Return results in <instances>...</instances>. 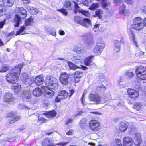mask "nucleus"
<instances>
[{
	"instance_id": "39448f33",
	"label": "nucleus",
	"mask_w": 146,
	"mask_h": 146,
	"mask_svg": "<svg viewBox=\"0 0 146 146\" xmlns=\"http://www.w3.org/2000/svg\"><path fill=\"white\" fill-rule=\"evenodd\" d=\"M135 74L140 79L146 80V70L144 66H141L137 67L135 70Z\"/></svg>"
},
{
	"instance_id": "393cba45",
	"label": "nucleus",
	"mask_w": 146,
	"mask_h": 146,
	"mask_svg": "<svg viewBox=\"0 0 146 146\" xmlns=\"http://www.w3.org/2000/svg\"><path fill=\"white\" fill-rule=\"evenodd\" d=\"M34 81L37 85H40L43 83V79L42 76H38L35 78Z\"/></svg>"
},
{
	"instance_id": "13d9d810",
	"label": "nucleus",
	"mask_w": 146,
	"mask_h": 146,
	"mask_svg": "<svg viewBox=\"0 0 146 146\" xmlns=\"http://www.w3.org/2000/svg\"><path fill=\"white\" fill-rule=\"evenodd\" d=\"M122 2V0H114L113 2L115 4H119Z\"/></svg>"
},
{
	"instance_id": "c9c22d12",
	"label": "nucleus",
	"mask_w": 146,
	"mask_h": 146,
	"mask_svg": "<svg viewBox=\"0 0 146 146\" xmlns=\"http://www.w3.org/2000/svg\"><path fill=\"white\" fill-rule=\"evenodd\" d=\"M33 23V19L30 17L29 19H27L25 21V26H30Z\"/></svg>"
},
{
	"instance_id": "6e6552de",
	"label": "nucleus",
	"mask_w": 146,
	"mask_h": 146,
	"mask_svg": "<svg viewBox=\"0 0 146 146\" xmlns=\"http://www.w3.org/2000/svg\"><path fill=\"white\" fill-rule=\"evenodd\" d=\"M105 46V44L104 43H98L97 45L94 47L93 49V52L96 56L99 55L104 49Z\"/></svg>"
},
{
	"instance_id": "864d4df0",
	"label": "nucleus",
	"mask_w": 146,
	"mask_h": 146,
	"mask_svg": "<svg viewBox=\"0 0 146 146\" xmlns=\"http://www.w3.org/2000/svg\"><path fill=\"white\" fill-rule=\"evenodd\" d=\"M74 130L72 129H70L68 131L66 132V135H72L73 134Z\"/></svg>"
},
{
	"instance_id": "c03bdc74",
	"label": "nucleus",
	"mask_w": 146,
	"mask_h": 146,
	"mask_svg": "<svg viewBox=\"0 0 146 146\" xmlns=\"http://www.w3.org/2000/svg\"><path fill=\"white\" fill-rule=\"evenodd\" d=\"M97 90L98 91L103 92L105 91V88L103 85L100 84L98 85L97 88Z\"/></svg>"
},
{
	"instance_id": "a211bd4d",
	"label": "nucleus",
	"mask_w": 146,
	"mask_h": 146,
	"mask_svg": "<svg viewBox=\"0 0 146 146\" xmlns=\"http://www.w3.org/2000/svg\"><path fill=\"white\" fill-rule=\"evenodd\" d=\"M132 143V139L129 137H126L124 138L123 146H131Z\"/></svg>"
},
{
	"instance_id": "de8ad7c7",
	"label": "nucleus",
	"mask_w": 146,
	"mask_h": 146,
	"mask_svg": "<svg viewBox=\"0 0 146 146\" xmlns=\"http://www.w3.org/2000/svg\"><path fill=\"white\" fill-rule=\"evenodd\" d=\"M141 106L139 103H136L134 105V108L137 110H139L140 109Z\"/></svg>"
},
{
	"instance_id": "2f4dec72",
	"label": "nucleus",
	"mask_w": 146,
	"mask_h": 146,
	"mask_svg": "<svg viewBox=\"0 0 146 146\" xmlns=\"http://www.w3.org/2000/svg\"><path fill=\"white\" fill-rule=\"evenodd\" d=\"M21 21V19L20 16L18 14H16L14 19V22L15 23L14 25L15 27H18Z\"/></svg>"
},
{
	"instance_id": "aec40b11",
	"label": "nucleus",
	"mask_w": 146,
	"mask_h": 146,
	"mask_svg": "<svg viewBox=\"0 0 146 146\" xmlns=\"http://www.w3.org/2000/svg\"><path fill=\"white\" fill-rule=\"evenodd\" d=\"M121 43L118 40H115L114 41V51L116 52H119L121 50Z\"/></svg>"
},
{
	"instance_id": "c85d7f7f",
	"label": "nucleus",
	"mask_w": 146,
	"mask_h": 146,
	"mask_svg": "<svg viewBox=\"0 0 146 146\" xmlns=\"http://www.w3.org/2000/svg\"><path fill=\"white\" fill-rule=\"evenodd\" d=\"M13 87L14 92L15 93H17L20 91L21 87L20 84L18 83L14 84Z\"/></svg>"
},
{
	"instance_id": "79ce46f5",
	"label": "nucleus",
	"mask_w": 146,
	"mask_h": 146,
	"mask_svg": "<svg viewBox=\"0 0 146 146\" xmlns=\"http://www.w3.org/2000/svg\"><path fill=\"white\" fill-rule=\"evenodd\" d=\"M21 119L20 116H16L15 117L11 119L9 121L10 123H12L15 121Z\"/></svg>"
},
{
	"instance_id": "7c9ffc66",
	"label": "nucleus",
	"mask_w": 146,
	"mask_h": 146,
	"mask_svg": "<svg viewBox=\"0 0 146 146\" xmlns=\"http://www.w3.org/2000/svg\"><path fill=\"white\" fill-rule=\"evenodd\" d=\"M27 9L29 11L30 13L36 15L38 13V10L36 8L30 7L27 6Z\"/></svg>"
},
{
	"instance_id": "e433bc0d",
	"label": "nucleus",
	"mask_w": 146,
	"mask_h": 146,
	"mask_svg": "<svg viewBox=\"0 0 146 146\" xmlns=\"http://www.w3.org/2000/svg\"><path fill=\"white\" fill-rule=\"evenodd\" d=\"M112 146H122L121 140L117 139L114 140L112 143Z\"/></svg>"
},
{
	"instance_id": "8fccbe9b",
	"label": "nucleus",
	"mask_w": 146,
	"mask_h": 146,
	"mask_svg": "<svg viewBox=\"0 0 146 146\" xmlns=\"http://www.w3.org/2000/svg\"><path fill=\"white\" fill-rule=\"evenodd\" d=\"M8 67L6 66H3L2 68L0 70V72H4L8 70Z\"/></svg>"
},
{
	"instance_id": "9b49d317",
	"label": "nucleus",
	"mask_w": 146,
	"mask_h": 146,
	"mask_svg": "<svg viewBox=\"0 0 146 146\" xmlns=\"http://www.w3.org/2000/svg\"><path fill=\"white\" fill-rule=\"evenodd\" d=\"M14 100L13 94L11 92H7L5 93L4 96V100L7 103H9L13 101Z\"/></svg>"
},
{
	"instance_id": "6ab92c4d",
	"label": "nucleus",
	"mask_w": 146,
	"mask_h": 146,
	"mask_svg": "<svg viewBox=\"0 0 146 146\" xmlns=\"http://www.w3.org/2000/svg\"><path fill=\"white\" fill-rule=\"evenodd\" d=\"M81 23V25L87 28L92 26L91 21L88 18L82 19Z\"/></svg>"
},
{
	"instance_id": "b1692460",
	"label": "nucleus",
	"mask_w": 146,
	"mask_h": 146,
	"mask_svg": "<svg viewBox=\"0 0 146 146\" xmlns=\"http://www.w3.org/2000/svg\"><path fill=\"white\" fill-rule=\"evenodd\" d=\"M128 123H121L119 126V129L122 132L125 131L128 127Z\"/></svg>"
},
{
	"instance_id": "4d7b16f0",
	"label": "nucleus",
	"mask_w": 146,
	"mask_h": 146,
	"mask_svg": "<svg viewBox=\"0 0 146 146\" xmlns=\"http://www.w3.org/2000/svg\"><path fill=\"white\" fill-rule=\"evenodd\" d=\"M73 121V119H69L66 120V121L65 124L66 125H67L68 124L71 123Z\"/></svg>"
},
{
	"instance_id": "4be33fe9",
	"label": "nucleus",
	"mask_w": 146,
	"mask_h": 146,
	"mask_svg": "<svg viewBox=\"0 0 146 146\" xmlns=\"http://www.w3.org/2000/svg\"><path fill=\"white\" fill-rule=\"evenodd\" d=\"M48 90L45 91L44 94L47 98H51L53 96L54 94V92L51 90L50 88H48Z\"/></svg>"
},
{
	"instance_id": "f257e3e1",
	"label": "nucleus",
	"mask_w": 146,
	"mask_h": 146,
	"mask_svg": "<svg viewBox=\"0 0 146 146\" xmlns=\"http://www.w3.org/2000/svg\"><path fill=\"white\" fill-rule=\"evenodd\" d=\"M21 69L20 67H15L9 71L6 76L7 81L12 84L16 82L20 74Z\"/></svg>"
},
{
	"instance_id": "dca6fc26",
	"label": "nucleus",
	"mask_w": 146,
	"mask_h": 146,
	"mask_svg": "<svg viewBox=\"0 0 146 146\" xmlns=\"http://www.w3.org/2000/svg\"><path fill=\"white\" fill-rule=\"evenodd\" d=\"M31 97V93L28 90H25L23 92L22 97L24 101H28Z\"/></svg>"
},
{
	"instance_id": "20e7f679",
	"label": "nucleus",
	"mask_w": 146,
	"mask_h": 146,
	"mask_svg": "<svg viewBox=\"0 0 146 146\" xmlns=\"http://www.w3.org/2000/svg\"><path fill=\"white\" fill-rule=\"evenodd\" d=\"M133 28L137 30H141L144 27L143 21L140 17H136L133 19L132 25Z\"/></svg>"
},
{
	"instance_id": "bb28decb",
	"label": "nucleus",
	"mask_w": 146,
	"mask_h": 146,
	"mask_svg": "<svg viewBox=\"0 0 146 146\" xmlns=\"http://www.w3.org/2000/svg\"><path fill=\"white\" fill-rule=\"evenodd\" d=\"M33 93L35 96L38 97L42 94V92L39 88H37L33 90Z\"/></svg>"
},
{
	"instance_id": "09e8293b",
	"label": "nucleus",
	"mask_w": 146,
	"mask_h": 146,
	"mask_svg": "<svg viewBox=\"0 0 146 146\" xmlns=\"http://www.w3.org/2000/svg\"><path fill=\"white\" fill-rule=\"evenodd\" d=\"M58 11H60L64 15L67 16L68 14V12L67 10L65 9H62L59 10H58Z\"/></svg>"
},
{
	"instance_id": "a18cd8bd",
	"label": "nucleus",
	"mask_w": 146,
	"mask_h": 146,
	"mask_svg": "<svg viewBox=\"0 0 146 146\" xmlns=\"http://www.w3.org/2000/svg\"><path fill=\"white\" fill-rule=\"evenodd\" d=\"M25 29V27L24 26H22L17 31L16 35H19L22 33Z\"/></svg>"
},
{
	"instance_id": "a878e982",
	"label": "nucleus",
	"mask_w": 146,
	"mask_h": 146,
	"mask_svg": "<svg viewBox=\"0 0 146 146\" xmlns=\"http://www.w3.org/2000/svg\"><path fill=\"white\" fill-rule=\"evenodd\" d=\"M4 4L8 7H11L13 5L15 0H2Z\"/></svg>"
},
{
	"instance_id": "37998d69",
	"label": "nucleus",
	"mask_w": 146,
	"mask_h": 146,
	"mask_svg": "<svg viewBox=\"0 0 146 146\" xmlns=\"http://www.w3.org/2000/svg\"><path fill=\"white\" fill-rule=\"evenodd\" d=\"M83 73L81 71H77L75 72L74 76L81 77L83 75Z\"/></svg>"
},
{
	"instance_id": "c756f323",
	"label": "nucleus",
	"mask_w": 146,
	"mask_h": 146,
	"mask_svg": "<svg viewBox=\"0 0 146 146\" xmlns=\"http://www.w3.org/2000/svg\"><path fill=\"white\" fill-rule=\"evenodd\" d=\"M48 118L53 117L55 116L56 113L54 110L46 113L44 114Z\"/></svg>"
},
{
	"instance_id": "052dcab7",
	"label": "nucleus",
	"mask_w": 146,
	"mask_h": 146,
	"mask_svg": "<svg viewBox=\"0 0 146 146\" xmlns=\"http://www.w3.org/2000/svg\"><path fill=\"white\" fill-rule=\"evenodd\" d=\"M141 11L143 14H145L146 15V6L142 7Z\"/></svg>"
},
{
	"instance_id": "a19ab883",
	"label": "nucleus",
	"mask_w": 146,
	"mask_h": 146,
	"mask_svg": "<svg viewBox=\"0 0 146 146\" xmlns=\"http://www.w3.org/2000/svg\"><path fill=\"white\" fill-rule=\"evenodd\" d=\"M82 19L79 16H76L74 18V20L76 23L81 25Z\"/></svg>"
},
{
	"instance_id": "1a4fd4ad",
	"label": "nucleus",
	"mask_w": 146,
	"mask_h": 146,
	"mask_svg": "<svg viewBox=\"0 0 146 146\" xmlns=\"http://www.w3.org/2000/svg\"><path fill=\"white\" fill-rule=\"evenodd\" d=\"M68 95V93L66 91L62 90L58 93L57 96L55 98V101L59 102L62 100L66 98Z\"/></svg>"
},
{
	"instance_id": "6e6d98bb",
	"label": "nucleus",
	"mask_w": 146,
	"mask_h": 146,
	"mask_svg": "<svg viewBox=\"0 0 146 146\" xmlns=\"http://www.w3.org/2000/svg\"><path fill=\"white\" fill-rule=\"evenodd\" d=\"M85 122V119H82L80 122L79 124L80 126H82L84 124Z\"/></svg>"
},
{
	"instance_id": "5fc2aeb1",
	"label": "nucleus",
	"mask_w": 146,
	"mask_h": 146,
	"mask_svg": "<svg viewBox=\"0 0 146 146\" xmlns=\"http://www.w3.org/2000/svg\"><path fill=\"white\" fill-rule=\"evenodd\" d=\"M125 1L127 4L132 5L133 3V0H124Z\"/></svg>"
},
{
	"instance_id": "2eb2a0df",
	"label": "nucleus",
	"mask_w": 146,
	"mask_h": 146,
	"mask_svg": "<svg viewBox=\"0 0 146 146\" xmlns=\"http://www.w3.org/2000/svg\"><path fill=\"white\" fill-rule=\"evenodd\" d=\"M133 142L136 146H139L141 142V134L139 133L135 134Z\"/></svg>"
},
{
	"instance_id": "9d476101",
	"label": "nucleus",
	"mask_w": 146,
	"mask_h": 146,
	"mask_svg": "<svg viewBox=\"0 0 146 146\" xmlns=\"http://www.w3.org/2000/svg\"><path fill=\"white\" fill-rule=\"evenodd\" d=\"M100 124L98 121L95 120H91L89 123V126L90 129L93 131H97L99 129Z\"/></svg>"
},
{
	"instance_id": "5701e85b",
	"label": "nucleus",
	"mask_w": 146,
	"mask_h": 146,
	"mask_svg": "<svg viewBox=\"0 0 146 146\" xmlns=\"http://www.w3.org/2000/svg\"><path fill=\"white\" fill-rule=\"evenodd\" d=\"M73 49L74 51L79 54L82 53L84 50L83 47L80 45L75 46Z\"/></svg>"
},
{
	"instance_id": "58836bf2",
	"label": "nucleus",
	"mask_w": 146,
	"mask_h": 146,
	"mask_svg": "<svg viewBox=\"0 0 146 146\" xmlns=\"http://www.w3.org/2000/svg\"><path fill=\"white\" fill-rule=\"evenodd\" d=\"M68 67L71 69L75 70L76 68H79L78 66L70 62H68Z\"/></svg>"
},
{
	"instance_id": "0eeeda50",
	"label": "nucleus",
	"mask_w": 146,
	"mask_h": 146,
	"mask_svg": "<svg viewBox=\"0 0 146 146\" xmlns=\"http://www.w3.org/2000/svg\"><path fill=\"white\" fill-rule=\"evenodd\" d=\"M21 80L27 86H29L33 84V79L32 77H29L26 73H24L21 75Z\"/></svg>"
},
{
	"instance_id": "e2e57ef3",
	"label": "nucleus",
	"mask_w": 146,
	"mask_h": 146,
	"mask_svg": "<svg viewBox=\"0 0 146 146\" xmlns=\"http://www.w3.org/2000/svg\"><path fill=\"white\" fill-rule=\"evenodd\" d=\"M58 33L59 34L61 35H64L65 34L64 31L62 29H60L58 31Z\"/></svg>"
},
{
	"instance_id": "f3484780",
	"label": "nucleus",
	"mask_w": 146,
	"mask_h": 146,
	"mask_svg": "<svg viewBox=\"0 0 146 146\" xmlns=\"http://www.w3.org/2000/svg\"><path fill=\"white\" fill-rule=\"evenodd\" d=\"M94 56H91L87 57L84 61V64L86 66H90L92 68L96 66L95 64L94 63H91V59Z\"/></svg>"
},
{
	"instance_id": "603ef678",
	"label": "nucleus",
	"mask_w": 146,
	"mask_h": 146,
	"mask_svg": "<svg viewBox=\"0 0 146 146\" xmlns=\"http://www.w3.org/2000/svg\"><path fill=\"white\" fill-rule=\"evenodd\" d=\"M125 5L123 4L122 5L120 8V11H122V13H123L125 9Z\"/></svg>"
},
{
	"instance_id": "3c124183",
	"label": "nucleus",
	"mask_w": 146,
	"mask_h": 146,
	"mask_svg": "<svg viewBox=\"0 0 146 146\" xmlns=\"http://www.w3.org/2000/svg\"><path fill=\"white\" fill-rule=\"evenodd\" d=\"M47 33L49 34L52 35L54 36H56L55 31L54 30L52 29H51L49 31H48Z\"/></svg>"
},
{
	"instance_id": "f8f14e48",
	"label": "nucleus",
	"mask_w": 146,
	"mask_h": 146,
	"mask_svg": "<svg viewBox=\"0 0 146 146\" xmlns=\"http://www.w3.org/2000/svg\"><path fill=\"white\" fill-rule=\"evenodd\" d=\"M89 99L90 101L94 102L96 104H99L103 103V102L101 101L100 97L97 95L91 94L89 96Z\"/></svg>"
},
{
	"instance_id": "69168bd1",
	"label": "nucleus",
	"mask_w": 146,
	"mask_h": 146,
	"mask_svg": "<svg viewBox=\"0 0 146 146\" xmlns=\"http://www.w3.org/2000/svg\"><path fill=\"white\" fill-rule=\"evenodd\" d=\"M82 111H77L76 112V113L75 115V116H77L78 115H82Z\"/></svg>"
},
{
	"instance_id": "4468645a",
	"label": "nucleus",
	"mask_w": 146,
	"mask_h": 146,
	"mask_svg": "<svg viewBox=\"0 0 146 146\" xmlns=\"http://www.w3.org/2000/svg\"><path fill=\"white\" fill-rule=\"evenodd\" d=\"M15 12H17L20 15L22 16V18L25 17L27 16V11L23 7H17L15 9Z\"/></svg>"
},
{
	"instance_id": "338daca9",
	"label": "nucleus",
	"mask_w": 146,
	"mask_h": 146,
	"mask_svg": "<svg viewBox=\"0 0 146 146\" xmlns=\"http://www.w3.org/2000/svg\"><path fill=\"white\" fill-rule=\"evenodd\" d=\"M25 4H28L30 3V0H21Z\"/></svg>"
},
{
	"instance_id": "774afa93",
	"label": "nucleus",
	"mask_w": 146,
	"mask_h": 146,
	"mask_svg": "<svg viewBox=\"0 0 146 146\" xmlns=\"http://www.w3.org/2000/svg\"><path fill=\"white\" fill-rule=\"evenodd\" d=\"M74 91L73 89H72L69 91V93L70 94V97L72 96L74 93Z\"/></svg>"
},
{
	"instance_id": "f03ea898",
	"label": "nucleus",
	"mask_w": 146,
	"mask_h": 146,
	"mask_svg": "<svg viewBox=\"0 0 146 146\" xmlns=\"http://www.w3.org/2000/svg\"><path fill=\"white\" fill-rule=\"evenodd\" d=\"M74 6L75 9L74 12L75 13L78 12L81 13L82 15L86 16H88V15L89 13L88 11L83 10L78 6L75 2L66 1L64 3V7L69 10L72 9Z\"/></svg>"
},
{
	"instance_id": "bf43d9fd",
	"label": "nucleus",
	"mask_w": 146,
	"mask_h": 146,
	"mask_svg": "<svg viewBox=\"0 0 146 146\" xmlns=\"http://www.w3.org/2000/svg\"><path fill=\"white\" fill-rule=\"evenodd\" d=\"M5 19L2 21H0V28H2L4 25L5 23Z\"/></svg>"
},
{
	"instance_id": "49530a36",
	"label": "nucleus",
	"mask_w": 146,
	"mask_h": 146,
	"mask_svg": "<svg viewBox=\"0 0 146 146\" xmlns=\"http://www.w3.org/2000/svg\"><path fill=\"white\" fill-rule=\"evenodd\" d=\"M99 6V4L98 3H95L92 4L90 8L91 9L93 10L98 8Z\"/></svg>"
},
{
	"instance_id": "0e129e2a",
	"label": "nucleus",
	"mask_w": 146,
	"mask_h": 146,
	"mask_svg": "<svg viewBox=\"0 0 146 146\" xmlns=\"http://www.w3.org/2000/svg\"><path fill=\"white\" fill-rule=\"evenodd\" d=\"M46 119L43 118H39L38 119V121H41L42 123L44 122Z\"/></svg>"
},
{
	"instance_id": "f704fd0d",
	"label": "nucleus",
	"mask_w": 146,
	"mask_h": 146,
	"mask_svg": "<svg viewBox=\"0 0 146 146\" xmlns=\"http://www.w3.org/2000/svg\"><path fill=\"white\" fill-rule=\"evenodd\" d=\"M130 36L133 41V43L136 47H137L138 46L137 42L135 38V35L132 32H131Z\"/></svg>"
},
{
	"instance_id": "ddd939ff",
	"label": "nucleus",
	"mask_w": 146,
	"mask_h": 146,
	"mask_svg": "<svg viewBox=\"0 0 146 146\" xmlns=\"http://www.w3.org/2000/svg\"><path fill=\"white\" fill-rule=\"evenodd\" d=\"M128 95L131 98L135 99L139 95L138 92L131 88H129L127 91Z\"/></svg>"
},
{
	"instance_id": "cd10ccee",
	"label": "nucleus",
	"mask_w": 146,
	"mask_h": 146,
	"mask_svg": "<svg viewBox=\"0 0 146 146\" xmlns=\"http://www.w3.org/2000/svg\"><path fill=\"white\" fill-rule=\"evenodd\" d=\"M103 11L102 9H97L95 12L94 16L95 17H97L99 19H101L103 15Z\"/></svg>"
},
{
	"instance_id": "72a5a7b5",
	"label": "nucleus",
	"mask_w": 146,
	"mask_h": 146,
	"mask_svg": "<svg viewBox=\"0 0 146 146\" xmlns=\"http://www.w3.org/2000/svg\"><path fill=\"white\" fill-rule=\"evenodd\" d=\"M129 131L131 134H134L136 133L137 131L135 127L131 125L129 126L128 128Z\"/></svg>"
},
{
	"instance_id": "4c0bfd02",
	"label": "nucleus",
	"mask_w": 146,
	"mask_h": 146,
	"mask_svg": "<svg viewBox=\"0 0 146 146\" xmlns=\"http://www.w3.org/2000/svg\"><path fill=\"white\" fill-rule=\"evenodd\" d=\"M100 1L101 3L102 6L104 9H108V6L107 3V0H98Z\"/></svg>"
},
{
	"instance_id": "7ed1b4c3",
	"label": "nucleus",
	"mask_w": 146,
	"mask_h": 146,
	"mask_svg": "<svg viewBox=\"0 0 146 146\" xmlns=\"http://www.w3.org/2000/svg\"><path fill=\"white\" fill-rule=\"evenodd\" d=\"M58 82L56 78L48 76L46 78L44 82L47 88L55 90L58 88Z\"/></svg>"
},
{
	"instance_id": "412c9836",
	"label": "nucleus",
	"mask_w": 146,
	"mask_h": 146,
	"mask_svg": "<svg viewBox=\"0 0 146 146\" xmlns=\"http://www.w3.org/2000/svg\"><path fill=\"white\" fill-rule=\"evenodd\" d=\"M42 144V146H55L52 143L51 139L49 138L43 140Z\"/></svg>"
},
{
	"instance_id": "423d86ee",
	"label": "nucleus",
	"mask_w": 146,
	"mask_h": 146,
	"mask_svg": "<svg viewBox=\"0 0 146 146\" xmlns=\"http://www.w3.org/2000/svg\"><path fill=\"white\" fill-rule=\"evenodd\" d=\"M71 75L65 72H62L60 76L59 80L60 83L63 85H66L69 82V80Z\"/></svg>"
},
{
	"instance_id": "680f3d73",
	"label": "nucleus",
	"mask_w": 146,
	"mask_h": 146,
	"mask_svg": "<svg viewBox=\"0 0 146 146\" xmlns=\"http://www.w3.org/2000/svg\"><path fill=\"white\" fill-rule=\"evenodd\" d=\"M68 143L61 142L60 143L56 144V145H58V146H65Z\"/></svg>"
},
{
	"instance_id": "ea45409f",
	"label": "nucleus",
	"mask_w": 146,
	"mask_h": 146,
	"mask_svg": "<svg viewBox=\"0 0 146 146\" xmlns=\"http://www.w3.org/2000/svg\"><path fill=\"white\" fill-rule=\"evenodd\" d=\"M6 10L5 7L3 5H0V16L5 14L4 12Z\"/></svg>"
},
{
	"instance_id": "473e14b6",
	"label": "nucleus",
	"mask_w": 146,
	"mask_h": 146,
	"mask_svg": "<svg viewBox=\"0 0 146 146\" xmlns=\"http://www.w3.org/2000/svg\"><path fill=\"white\" fill-rule=\"evenodd\" d=\"M125 75L127 78L130 79L131 77L134 76V73L130 70H127L125 71Z\"/></svg>"
}]
</instances>
